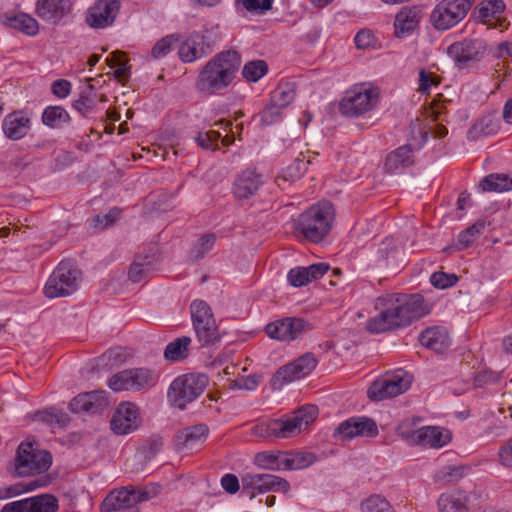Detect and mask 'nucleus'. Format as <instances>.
Listing matches in <instances>:
<instances>
[{
  "mask_svg": "<svg viewBox=\"0 0 512 512\" xmlns=\"http://www.w3.org/2000/svg\"><path fill=\"white\" fill-rule=\"evenodd\" d=\"M267 71L268 65L264 60H254L244 65L242 75L248 82H257Z\"/></svg>",
  "mask_w": 512,
  "mask_h": 512,
  "instance_id": "obj_46",
  "label": "nucleus"
},
{
  "mask_svg": "<svg viewBox=\"0 0 512 512\" xmlns=\"http://www.w3.org/2000/svg\"><path fill=\"white\" fill-rule=\"evenodd\" d=\"M361 512H394L390 502L380 494H373L360 505Z\"/></svg>",
  "mask_w": 512,
  "mask_h": 512,
  "instance_id": "obj_42",
  "label": "nucleus"
},
{
  "mask_svg": "<svg viewBox=\"0 0 512 512\" xmlns=\"http://www.w3.org/2000/svg\"><path fill=\"white\" fill-rule=\"evenodd\" d=\"M263 184L262 175L254 169H246L234 181L233 193L238 199H247L257 193Z\"/></svg>",
  "mask_w": 512,
  "mask_h": 512,
  "instance_id": "obj_24",
  "label": "nucleus"
},
{
  "mask_svg": "<svg viewBox=\"0 0 512 512\" xmlns=\"http://www.w3.org/2000/svg\"><path fill=\"white\" fill-rule=\"evenodd\" d=\"M283 108L271 101L260 113V122L267 126L278 122L281 119Z\"/></svg>",
  "mask_w": 512,
  "mask_h": 512,
  "instance_id": "obj_49",
  "label": "nucleus"
},
{
  "mask_svg": "<svg viewBox=\"0 0 512 512\" xmlns=\"http://www.w3.org/2000/svg\"><path fill=\"white\" fill-rule=\"evenodd\" d=\"M191 344V338L182 336L170 342L164 351V357L170 361H180L188 356V348Z\"/></svg>",
  "mask_w": 512,
  "mask_h": 512,
  "instance_id": "obj_38",
  "label": "nucleus"
},
{
  "mask_svg": "<svg viewBox=\"0 0 512 512\" xmlns=\"http://www.w3.org/2000/svg\"><path fill=\"white\" fill-rule=\"evenodd\" d=\"M58 500L50 494L24 498L5 504L0 512H57Z\"/></svg>",
  "mask_w": 512,
  "mask_h": 512,
  "instance_id": "obj_17",
  "label": "nucleus"
},
{
  "mask_svg": "<svg viewBox=\"0 0 512 512\" xmlns=\"http://www.w3.org/2000/svg\"><path fill=\"white\" fill-rule=\"evenodd\" d=\"M421 344L437 353H442L451 343L448 331L444 327H431L419 336Z\"/></svg>",
  "mask_w": 512,
  "mask_h": 512,
  "instance_id": "obj_31",
  "label": "nucleus"
},
{
  "mask_svg": "<svg viewBox=\"0 0 512 512\" xmlns=\"http://www.w3.org/2000/svg\"><path fill=\"white\" fill-rule=\"evenodd\" d=\"M317 460L314 453L305 451H286V470L308 468Z\"/></svg>",
  "mask_w": 512,
  "mask_h": 512,
  "instance_id": "obj_36",
  "label": "nucleus"
},
{
  "mask_svg": "<svg viewBox=\"0 0 512 512\" xmlns=\"http://www.w3.org/2000/svg\"><path fill=\"white\" fill-rule=\"evenodd\" d=\"M335 210L330 202L312 205L300 214L296 229L308 240L320 242L331 230Z\"/></svg>",
  "mask_w": 512,
  "mask_h": 512,
  "instance_id": "obj_4",
  "label": "nucleus"
},
{
  "mask_svg": "<svg viewBox=\"0 0 512 512\" xmlns=\"http://www.w3.org/2000/svg\"><path fill=\"white\" fill-rule=\"evenodd\" d=\"M208 384V377L201 373H189L175 378L168 389L171 403L184 409L186 405L199 397Z\"/></svg>",
  "mask_w": 512,
  "mask_h": 512,
  "instance_id": "obj_8",
  "label": "nucleus"
},
{
  "mask_svg": "<svg viewBox=\"0 0 512 512\" xmlns=\"http://www.w3.org/2000/svg\"><path fill=\"white\" fill-rule=\"evenodd\" d=\"M215 241L216 236L212 233L205 234L199 238L192 251L195 259L203 258L213 248Z\"/></svg>",
  "mask_w": 512,
  "mask_h": 512,
  "instance_id": "obj_50",
  "label": "nucleus"
},
{
  "mask_svg": "<svg viewBox=\"0 0 512 512\" xmlns=\"http://www.w3.org/2000/svg\"><path fill=\"white\" fill-rule=\"evenodd\" d=\"M37 417L39 420L47 423L48 425L65 426L69 422L68 415L57 409H50L39 412Z\"/></svg>",
  "mask_w": 512,
  "mask_h": 512,
  "instance_id": "obj_48",
  "label": "nucleus"
},
{
  "mask_svg": "<svg viewBox=\"0 0 512 512\" xmlns=\"http://www.w3.org/2000/svg\"><path fill=\"white\" fill-rule=\"evenodd\" d=\"M438 82L433 73L422 69L419 72V88L422 93H428L432 86L437 85Z\"/></svg>",
  "mask_w": 512,
  "mask_h": 512,
  "instance_id": "obj_61",
  "label": "nucleus"
},
{
  "mask_svg": "<svg viewBox=\"0 0 512 512\" xmlns=\"http://www.w3.org/2000/svg\"><path fill=\"white\" fill-rule=\"evenodd\" d=\"M241 492L250 499L267 492L288 493L289 482L277 475L266 473H246L241 477Z\"/></svg>",
  "mask_w": 512,
  "mask_h": 512,
  "instance_id": "obj_12",
  "label": "nucleus"
},
{
  "mask_svg": "<svg viewBox=\"0 0 512 512\" xmlns=\"http://www.w3.org/2000/svg\"><path fill=\"white\" fill-rule=\"evenodd\" d=\"M69 409L73 413L90 412L91 413V402L88 399L86 393L79 394L71 400L69 403Z\"/></svg>",
  "mask_w": 512,
  "mask_h": 512,
  "instance_id": "obj_59",
  "label": "nucleus"
},
{
  "mask_svg": "<svg viewBox=\"0 0 512 512\" xmlns=\"http://www.w3.org/2000/svg\"><path fill=\"white\" fill-rule=\"evenodd\" d=\"M254 464L262 469L271 471L286 470V451H263L255 454Z\"/></svg>",
  "mask_w": 512,
  "mask_h": 512,
  "instance_id": "obj_34",
  "label": "nucleus"
},
{
  "mask_svg": "<svg viewBox=\"0 0 512 512\" xmlns=\"http://www.w3.org/2000/svg\"><path fill=\"white\" fill-rule=\"evenodd\" d=\"M120 1L97 0L86 13L87 24L95 29L111 25L119 12Z\"/></svg>",
  "mask_w": 512,
  "mask_h": 512,
  "instance_id": "obj_19",
  "label": "nucleus"
},
{
  "mask_svg": "<svg viewBox=\"0 0 512 512\" xmlns=\"http://www.w3.org/2000/svg\"><path fill=\"white\" fill-rule=\"evenodd\" d=\"M177 41L174 35H168L156 42L151 50V55L155 59L165 57L172 50L173 44Z\"/></svg>",
  "mask_w": 512,
  "mask_h": 512,
  "instance_id": "obj_51",
  "label": "nucleus"
},
{
  "mask_svg": "<svg viewBox=\"0 0 512 512\" xmlns=\"http://www.w3.org/2000/svg\"><path fill=\"white\" fill-rule=\"evenodd\" d=\"M505 10L503 0H486L479 4L477 13L478 18L483 23H488L492 18H496Z\"/></svg>",
  "mask_w": 512,
  "mask_h": 512,
  "instance_id": "obj_40",
  "label": "nucleus"
},
{
  "mask_svg": "<svg viewBox=\"0 0 512 512\" xmlns=\"http://www.w3.org/2000/svg\"><path fill=\"white\" fill-rule=\"evenodd\" d=\"M208 433L209 428L206 424L186 427L177 434V444L185 449H194L205 442Z\"/></svg>",
  "mask_w": 512,
  "mask_h": 512,
  "instance_id": "obj_32",
  "label": "nucleus"
},
{
  "mask_svg": "<svg viewBox=\"0 0 512 512\" xmlns=\"http://www.w3.org/2000/svg\"><path fill=\"white\" fill-rule=\"evenodd\" d=\"M221 138L219 131L210 130L207 132H200L196 137L197 144L205 149L215 150L218 148V141Z\"/></svg>",
  "mask_w": 512,
  "mask_h": 512,
  "instance_id": "obj_52",
  "label": "nucleus"
},
{
  "mask_svg": "<svg viewBox=\"0 0 512 512\" xmlns=\"http://www.w3.org/2000/svg\"><path fill=\"white\" fill-rule=\"evenodd\" d=\"M73 11L71 0H37L35 13L44 22L51 25H58L65 18H68Z\"/></svg>",
  "mask_w": 512,
  "mask_h": 512,
  "instance_id": "obj_20",
  "label": "nucleus"
},
{
  "mask_svg": "<svg viewBox=\"0 0 512 512\" xmlns=\"http://www.w3.org/2000/svg\"><path fill=\"white\" fill-rule=\"evenodd\" d=\"M1 19L4 25L19 30L29 36H34L39 31L38 21L26 13L4 14Z\"/></svg>",
  "mask_w": 512,
  "mask_h": 512,
  "instance_id": "obj_33",
  "label": "nucleus"
},
{
  "mask_svg": "<svg viewBox=\"0 0 512 512\" xmlns=\"http://www.w3.org/2000/svg\"><path fill=\"white\" fill-rule=\"evenodd\" d=\"M410 385L411 376L403 370H398L375 380L369 387L367 394L371 400L380 401L404 393Z\"/></svg>",
  "mask_w": 512,
  "mask_h": 512,
  "instance_id": "obj_13",
  "label": "nucleus"
},
{
  "mask_svg": "<svg viewBox=\"0 0 512 512\" xmlns=\"http://www.w3.org/2000/svg\"><path fill=\"white\" fill-rule=\"evenodd\" d=\"M308 161L304 158H296L290 165H288L283 171L281 176L277 178V182L283 181H295L300 179L307 170ZM280 186V183H278Z\"/></svg>",
  "mask_w": 512,
  "mask_h": 512,
  "instance_id": "obj_43",
  "label": "nucleus"
},
{
  "mask_svg": "<svg viewBox=\"0 0 512 512\" xmlns=\"http://www.w3.org/2000/svg\"><path fill=\"white\" fill-rule=\"evenodd\" d=\"M421 19V9L417 6L403 7L395 17V35L404 38L414 31Z\"/></svg>",
  "mask_w": 512,
  "mask_h": 512,
  "instance_id": "obj_25",
  "label": "nucleus"
},
{
  "mask_svg": "<svg viewBox=\"0 0 512 512\" xmlns=\"http://www.w3.org/2000/svg\"><path fill=\"white\" fill-rule=\"evenodd\" d=\"M111 429L117 435H126L140 426L138 407L131 402H122L116 408L111 419Z\"/></svg>",
  "mask_w": 512,
  "mask_h": 512,
  "instance_id": "obj_18",
  "label": "nucleus"
},
{
  "mask_svg": "<svg viewBox=\"0 0 512 512\" xmlns=\"http://www.w3.org/2000/svg\"><path fill=\"white\" fill-rule=\"evenodd\" d=\"M94 86L88 84L85 86L78 99L73 102V107L83 116L90 114L95 108Z\"/></svg>",
  "mask_w": 512,
  "mask_h": 512,
  "instance_id": "obj_41",
  "label": "nucleus"
},
{
  "mask_svg": "<svg viewBox=\"0 0 512 512\" xmlns=\"http://www.w3.org/2000/svg\"><path fill=\"white\" fill-rule=\"evenodd\" d=\"M210 52V45L206 42L205 37L199 33H194L185 39L178 50L180 59L185 63L201 59Z\"/></svg>",
  "mask_w": 512,
  "mask_h": 512,
  "instance_id": "obj_22",
  "label": "nucleus"
},
{
  "mask_svg": "<svg viewBox=\"0 0 512 512\" xmlns=\"http://www.w3.org/2000/svg\"><path fill=\"white\" fill-rule=\"evenodd\" d=\"M318 408L315 405H305L295 410L291 415L264 421L252 427V434L261 438L287 439L299 435L317 418Z\"/></svg>",
  "mask_w": 512,
  "mask_h": 512,
  "instance_id": "obj_3",
  "label": "nucleus"
},
{
  "mask_svg": "<svg viewBox=\"0 0 512 512\" xmlns=\"http://www.w3.org/2000/svg\"><path fill=\"white\" fill-rule=\"evenodd\" d=\"M295 88L293 84L286 83L279 85L273 92L271 101L278 104L282 108L288 106L295 99Z\"/></svg>",
  "mask_w": 512,
  "mask_h": 512,
  "instance_id": "obj_47",
  "label": "nucleus"
},
{
  "mask_svg": "<svg viewBox=\"0 0 512 512\" xmlns=\"http://www.w3.org/2000/svg\"><path fill=\"white\" fill-rule=\"evenodd\" d=\"M458 281L455 274H447L444 272H434L430 277L431 284L438 289H447L454 286Z\"/></svg>",
  "mask_w": 512,
  "mask_h": 512,
  "instance_id": "obj_53",
  "label": "nucleus"
},
{
  "mask_svg": "<svg viewBox=\"0 0 512 512\" xmlns=\"http://www.w3.org/2000/svg\"><path fill=\"white\" fill-rule=\"evenodd\" d=\"M485 229V223L478 221L473 225L469 226L465 230L461 231L458 235L457 243L459 249H465L473 244L477 237L483 233Z\"/></svg>",
  "mask_w": 512,
  "mask_h": 512,
  "instance_id": "obj_45",
  "label": "nucleus"
},
{
  "mask_svg": "<svg viewBox=\"0 0 512 512\" xmlns=\"http://www.w3.org/2000/svg\"><path fill=\"white\" fill-rule=\"evenodd\" d=\"M52 465L50 452L40 449L37 443L22 442L17 448L13 473L18 477L41 475Z\"/></svg>",
  "mask_w": 512,
  "mask_h": 512,
  "instance_id": "obj_5",
  "label": "nucleus"
},
{
  "mask_svg": "<svg viewBox=\"0 0 512 512\" xmlns=\"http://www.w3.org/2000/svg\"><path fill=\"white\" fill-rule=\"evenodd\" d=\"M355 45L358 49H368L376 46L377 39L373 32L368 29L360 30L355 36Z\"/></svg>",
  "mask_w": 512,
  "mask_h": 512,
  "instance_id": "obj_55",
  "label": "nucleus"
},
{
  "mask_svg": "<svg viewBox=\"0 0 512 512\" xmlns=\"http://www.w3.org/2000/svg\"><path fill=\"white\" fill-rule=\"evenodd\" d=\"M259 385V376L252 374L249 376H242L235 380V386L238 389H245L249 391L255 390Z\"/></svg>",
  "mask_w": 512,
  "mask_h": 512,
  "instance_id": "obj_63",
  "label": "nucleus"
},
{
  "mask_svg": "<svg viewBox=\"0 0 512 512\" xmlns=\"http://www.w3.org/2000/svg\"><path fill=\"white\" fill-rule=\"evenodd\" d=\"M133 488L127 487L111 492L103 501L104 512H115L136 509V500Z\"/></svg>",
  "mask_w": 512,
  "mask_h": 512,
  "instance_id": "obj_26",
  "label": "nucleus"
},
{
  "mask_svg": "<svg viewBox=\"0 0 512 512\" xmlns=\"http://www.w3.org/2000/svg\"><path fill=\"white\" fill-rule=\"evenodd\" d=\"M330 266L327 263H315L308 267H295L290 269L287 280L293 287H302L321 278L328 272Z\"/></svg>",
  "mask_w": 512,
  "mask_h": 512,
  "instance_id": "obj_23",
  "label": "nucleus"
},
{
  "mask_svg": "<svg viewBox=\"0 0 512 512\" xmlns=\"http://www.w3.org/2000/svg\"><path fill=\"white\" fill-rule=\"evenodd\" d=\"M157 373L149 368L126 369L114 374L108 381V386L115 392L141 391L156 385Z\"/></svg>",
  "mask_w": 512,
  "mask_h": 512,
  "instance_id": "obj_11",
  "label": "nucleus"
},
{
  "mask_svg": "<svg viewBox=\"0 0 512 512\" xmlns=\"http://www.w3.org/2000/svg\"><path fill=\"white\" fill-rule=\"evenodd\" d=\"M378 428L374 420L367 417H352L342 423L334 431V438L340 441L351 440L355 437H374Z\"/></svg>",
  "mask_w": 512,
  "mask_h": 512,
  "instance_id": "obj_16",
  "label": "nucleus"
},
{
  "mask_svg": "<svg viewBox=\"0 0 512 512\" xmlns=\"http://www.w3.org/2000/svg\"><path fill=\"white\" fill-rule=\"evenodd\" d=\"M133 492L136 498L135 500L137 505L140 502H145L156 497L160 492V486L157 484H149L142 488H133Z\"/></svg>",
  "mask_w": 512,
  "mask_h": 512,
  "instance_id": "obj_56",
  "label": "nucleus"
},
{
  "mask_svg": "<svg viewBox=\"0 0 512 512\" xmlns=\"http://www.w3.org/2000/svg\"><path fill=\"white\" fill-rule=\"evenodd\" d=\"M86 394L91 402V413H96L107 406L108 401L104 391H92Z\"/></svg>",
  "mask_w": 512,
  "mask_h": 512,
  "instance_id": "obj_60",
  "label": "nucleus"
},
{
  "mask_svg": "<svg viewBox=\"0 0 512 512\" xmlns=\"http://www.w3.org/2000/svg\"><path fill=\"white\" fill-rule=\"evenodd\" d=\"M379 96L380 92L377 87L368 84L354 85L345 92L340 101V112L349 118L362 117L376 108Z\"/></svg>",
  "mask_w": 512,
  "mask_h": 512,
  "instance_id": "obj_6",
  "label": "nucleus"
},
{
  "mask_svg": "<svg viewBox=\"0 0 512 512\" xmlns=\"http://www.w3.org/2000/svg\"><path fill=\"white\" fill-rule=\"evenodd\" d=\"M420 419L416 418H407L404 419L399 423V425L396 428L397 434L407 441L411 445H416V442L418 441V435H419V428L416 429L415 426L417 425V422H419Z\"/></svg>",
  "mask_w": 512,
  "mask_h": 512,
  "instance_id": "obj_44",
  "label": "nucleus"
},
{
  "mask_svg": "<svg viewBox=\"0 0 512 512\" xmlns=\"http://www.w3.org/2000/svg\"><path fill=\"white\" fill-rule=\"evenodd\" d=\"M413 162L412 147L410 145H403L387 155L384 169L388 173L396 174L411 166Z\"/></svg>",
  "mask_w": 512,
  "mask_h": 512,
  "instance_id": "obj_30",
  "label": "nucleus"
},
{
  "mask_svg": "<svg viewBox=\"0 0 512 512\" xmlns=\"http://www.w3.org/2000/svg\"><path fill=\"white\" fill-rule=\"evenodd\" d=\"M156 257L151 254H138L128 269V279L133 283L146 281L155 269Z\"/></svg>",
  "mask_w": 512,
  "mask_h": 512,
  "instance_id": "obj_27",
  "label": "nucleus"
},
{
  "mask_svg": "<svg viewBox=\"0 0 512 512\" xmlns=\"http://www.w3.org/2000/svg\"><path fill=\"white\" fill-rule=\"evenodd\" d=\"M375 309L379 313L369 319L366 329L371 333H382L410 325L429 313L424 298L419 294L389 293L378 297Z\"/></svg>",
  "mask_w": 512,
  "mask_h": 512,
  "instance_id": "obj_1",
  "label": "nucleus"
},
{
  "mask_svg": "<svg viewBox=\"0 0 512 512\" xmlns=\"http://www.w3.org/2000/svg\"><path fill=\"white\" fill-rule=\"evenodd\" d=\"M2 129L7 138L22 139L30 130V119L22 112H13L4 118Z\"/></svg>",
  "mask_w": 512,
  "mask_h": 512,
  "instance_id": "obj_28",
  "label": "nucleus"
},
{
  "mask_svg": "<svg viewBox=\"0 0 512 512\" xmlns=\"http://www.w3.org/2000/svg\"><path fill=\"white\" fill-rule=\"evenodd\" d=\"M222 488L229 494H235L240 489L239 479L236 475L227 473L221 478Z\"/></svg>",
  "mask_w": 512,
  "mask_h": 512,
  "instance_id": "obj_64",
  "label": "nucleus"
},
{
  "mask_svg": "<svg viewBox=\"0 0 512 512\" xmlns=\"http://www.w3.org/2000/svg\"><path fill=\"white\" fill-rule=\"evenodd\" d=\"M274 0H242L244 8L249 12L264 13L272 8Z\"/></svg>",
  "mask_w": 512,
  "mask_h": 512,
  "instance_id": "obj_58",
  "label": "nucleus"
},
{
  "mask_svg": "<svg viewBox=\"0 0 512 512\" xmlns=\"http://www.w3.org/2000/svg\"><path fill=\"white\" fill-rule=\"evenodd\" d=\"M482 191L506 192L512 190V177L506 174H490L481 182Z\"/></svg>",
  "mask_w": 512,
  "mask_h": 512,
  "instance_id": "obj_37",
  "label": "nucleus"
},
{
  "mask_svg": "<svg viewBox=\"0 0 512 512\" xmlns=\"http://www.w3.org/2000/svg\"><path fill=\"white\" fill-rule=\"evenodd\" d=\"M464 475V468L460 466H450L439 474V479L446 482H454L462 478Z\"/></svg>",
  "mask_w": 512,
  "mask_h": 512,
  "instance_id": "obj_62",
  "label": "nucleus"
},
{
  "mask_svg": "<svg viewBox=\"0 0 512 512\" xmlns=\"http://www.w3.org/2000/svg\"><path fill=\"white\" fill-rule=\"evenodd\" d=\"M318 360L312 353H305L293 362L279 368L271 379L274 389H280L283 385L299 380L309 375L316 367Z\"/></svg>",
  "mask_w": 512,
  "mask_h": 512,
  "instance_id": "obj_14",
  "label": "nucleus"
},
{
  "mask_svg": "<svg viewBox=\"0 0 512 512\" xmlns=\"http://www.w3.org/2000/svg\"><path fill=\"white\" fill-rule=\"evenodd\" d=\"M121 214V210L119 208H112L109 210L106 214H99L94 217L93 219V225L96 228L99 229H105L111 225H113L116 220L119 218Z\"/></svg>",
  "mask_w": 512,
  "mask_h": 512,
  "instance_id": "obj_54",
  "label": "nucleus"
},
{
  "mask_svg": "<svg viewBox=\"0 0 512 512\" xmlns=\"http://www.w3.org/2000/svg\"><path fill=\"white\" fill-rule=\"evenodd\" d=\"M418 441L416 445H421L430 448H442L451 440L448 430L437 426H425L419 428Z\"/></svg>",
  "mask_w": 512,
  "mask_h": 512,
  "instance_id": "obj_29",
  "label": "nucleus"
},
{
  "mask_svg": "<svg viewBox=\"0 0 512 512\" xmlns=\"http://www.w3.org/2000/svg\"><path fill=\"white\" fill-rule=\"evenodd\" d=\"M241 65V57L235 50H226L212 57L200 70L196 88L212 95L226 89L233 82Z\"/></svg>",
  "mask_w": 512,
  "mask_h": 512,
  "instance_id": "obj_2",
  "label": "nucleus"
},
{
  "mask_svg": "<svg viewBox=\"0 0 512 512\" xmlns=\"http://www.w3.org/2000/svg\"><path fill=\"white\" fill-rule=\"evenodd\" d=\"M42 121L51 128H62L70 121V116L61 106H49L42 114Z\"/></svg>",
  "mask_w": 512,
  "mask_h": 512,
  "instance_id": "obj_39",
  "label": "nucleus"
},
{
  "mask_svg": "<svg viewBox=\"0 0 512 512\" xmlns=\"http://www.w3.org/2000/svg\"><path fill=\"white\" fill-rule=\"evenodd\" d=\"M486 52V43L481 39H466L447 48V54L457 67L464 68L471 62L480 61Z\"/></svg>",
  "mask_w": 512,
  "mask_h": 512,
  "instance_id": "obj_15",
  "label": "nucleus"
},
{
  "mask_svg": "<svg viewBox=\"0 0 512 512\" xmlns=\"http://www.w3.org/2000/svg\"><path fill=\"white\" fill-rule=\"evenodd\" d=\"M491 121L485 119L477 121L468 131V138L476 140L481 136L489 135L492 131Z\"/></svg>",
  "mask_w": 512,
  "mask_h": 512,
  "instance_id": "obj_57",
  "label": "nucleus"
},
{
  "mask_svg": "<svg viewBox=\"0 0 512 512\" xmlns=\"http://www.w3.org/2000/svg\"><path fill=\"white\" fill-rule=\"evenodd\" d=\"M469 497L461 491L442 494L438 499L439 512H469Z\"/></svg>",
  "mask_w": 512,
  "mask_h": 512,
  "instance_id": "obj_35",
  "label": "nucleus"
},
{
  "mask_svg": "<svg viewBox=\"0 0 512 512\" xmlns=\"http://www.w3.org/2000/svg\"><path fill=\"white\" fill-rule=\"evenodd\" d=\"M305 328L303 319L285 318L266 325L265 332L270 338L289 342L301 337Z\"/></svg>",
  "mask_w": 512,
  "mask_h": 512,
  "instance_id": "obj_21",
  "label": "nucleus"
},
{
  "mask_svg": "<svg viewBox=\"0 0 512 512\" xmlns=\"http://www.w3.org/2000/svg\"><path fill=\"white\" fill-rule=\"evenodd\" d=\"M476 0H441L430 14V23L439 31H445L465 19Z\"/></svg>",
  "mask_w": 512,
  "mask_h": 512,
  "instance_id": "obj_10",
  "label": "nucleus"
},
{
  "mask_svg": "<svg viewBox=\"0 0 512 512\" xmlns=\"http://www.w3.org/2000/svg\"><path fill=\"white\" fill-rule=\"evenodd\" d=\"M193 328L202 346H212L220 342L221 333L211 307L203 300H194L190 305Z\"/></svg>",
  "mask_w": 512,
  "mask_h": 512,
  "instance_id": "obj_7",
  "label": "nucleus"
},
{
  "mask_svg": "<svg viewBox=\"0 0 512 512\" xmlns=\"http://www.w3.org/2000/svg\"><path fill=\"white\" fill-rule=\"evenodd\" d=\"M80 281L81 272L71 263L62 261L48 278L43 292L48 298L66 297L79 288Z\"/></svg>",
  "mask_w": 512,
  "mask_h": 512,
  "instance_id": "obj_9",
  "label": "nucleus"
}]
</instances>
